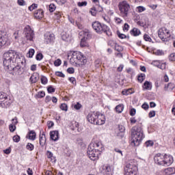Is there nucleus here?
I'll use <instances>...</instances> for the list:
<instances>
[{"label":"nucleus","mask_w":175,"mask_h":175,"mask_svg":"<svg viewBox=\"0 0 175 175\" xmlns=\"http://www.w3.org/2000/svg\"><path fill=\"white\" fill-rule=\"evenodd\" d=\"M3 64L6 69H8V68L12 66L14 64H23V62L20 60L21 59L20 55L17 54V52L13 50L5 52L3 54Z\"/></svg>","instance_id":"1"},{"label":"nucleus","mask_w":175,"mask_h":175,"mask_svg":"<svg viewBox=\"0 0 175 175\" xmlns=\"http://www.w3.org/2000/svg\"><path fill=\"white\" fill-rule=\"evenodd\" d=\"M144 139V134L142 127L134 126L131 129V142L132 146H140L142 140Z\"/></svg>","instance_id":"2"},{"label":"nucleus","mask_w":175,"mask_h":175,"mask_svg":"<svg viewBox=\"0 0 175 175\" xmlns=\"http://www.w3.org/2000/svg\"><path fill=\"white\" fill-rule=\"evenodd\" d=\"M92 27L96 33H106L107 36H111L110 27L107 25L102 24L99 21H94L92 23Z\"/></svg>","instance_id":"3"},{"label":"nucleus","mask_w":175,"mask_h":175,"mask_svg":"<svg viewBox=\"0 0 175 175\" xmlns=\"http://www.w3.org/2000/svg\"><path fill=\"white\" fill-rule=\"evenodd\" d=\"M70 64H78L79 65H85L87 57L81 52H74L70 59Z\"/></svg>","instance_id":"4"},{"label":"nucleus","mask_w":175,"mask_h":175,"mask_svg":"<svg viewBox=\"0 0 175 175\" xmlns=\"http://www.w3.org/2000/svg\"><path fill=\"white\" fill-rule=\"evenodd\" d=\"M13 103V100L10 98L6 93L0 92V106L3 109H8L10 105Z\"/></svg>","instance_id":"5"},{"label":"nucleus","mask_w":175,"mask_h":175,"mask_svg":"<svg viewBox=\"0 0 175 175\" xmlns=\"http://www.w3.org/2000/svg\"><path fill=\"white\" fill-rule=\"evenodd\" d=\"M24 38L27 42H33L35 38V33L31 28V26L27 25L23 30Z\"/></svg>","instance_id":"6"},{"label":"nucleus","mask_w":175,"mask_h":175,"mask_svg":"<svg viewBox=\"0 0 175 175\" xmlns=\"http://www.w3.org/2000/svg\"><path fill=\"white\" fill-rule=\"evenodd\" d=\"M118 7L120 14L122 16V17H128V13H129V10L131 9V5H129V3L124 1L119 3Z\"/></svg>","instance_id":"7"},{"label":"nucleus","mask_w":175,"mask_h":175,"mask_svg":"<svg viewBox=\"0 0 175 175\" xmlns=\"http://www.w3.org/2000/svg\"><path fill=\"white\" fill-rule=\"evenodd\" d=\"M124 172V175H136L137 174V167L136 164L130 162L126 165Z\"/></svg>","instance_id":"8"},{"label":"nucleus","mask_w":175,"mask_h":175,"mask_svg":"<svg viewBox=\"0 0 175 175\" xmlns=\"http://www.w3.org/2000/svg\"><path fill=\"white\" fill-rule=\"evenodd\" d=\"M158 36L163 42H166L170 38V31L166 27H161L158 31Z\"/></svg>","instance_id":"9"},{"label":"nucleus","mask_w":175,"mask_h":175,"mask_svg":"<svg viewBox=\"0 0 175 175\" xmlns=\"http://www.w3.org/2000/svg\"><path fill=\"white\" fill-rule=\"evenodd\" d=\"M88 155L91 161H98L99 159V155H100V152H98V150L88 146Z\"/></svg>","instance_id":"10"},{"label":"nucleus","mask_w":175,"mask_h":175,"mask_svg":"<svg viewBox=\"0 0 175 175\" xmlns=\"http://www.w3.org/2000/svg\"><path fill=\"white\" fill-rule=\"evenodd\" d=\"M164 159H165V154H163L157 153L154 157V161L156 163V165L163 166Z\"/></svg>","instance_id":"11"},{"label":"nucleus","mask_w":175,"mask_h":175,"mask_svg":"<svg viewBox=\"0 0 175 175\" xmlns=\"http://www.w3.org/2000/svg\"><path fill=\"white\" fill-rule=\"evenodd\" d=\"M89 147L94 148L96 151H98L100 153L103 151V144H102V142H100L96 141L92 143L89 145Z\"/></svg>","instance_id":"12"},{"label":"nucleus","mask_w":175,"mask_h":175,"mask_svg":"<svg viewBox=\"0 0 175 175\" xmlns=\"http://www.w3.org/2000/svg\"><path fill=\"white\" fill-rule=\"evenodd\" d=\"M105 122H106V118H105V115L97 112V118H96L94 125H103Z\"/></svg>","instance_id":"13"},{"label":"nucleus","mask_w":175,"mask_h":175,"mask_svg":"<svg viewBox=\"0 0 175 175\" xmlns=\"http://www.w3.org/2000/svg\"><path fill=\"white\" fill-rule=\"evenodd\" d=\"M96 118H98V112H90L87 116L88 122H90V124H94V125H95Z\"/></svg>","instance_id":"14"},{"label":"nucleus","mask_w":175,"mask_h":175,"mask_svg":"<svg viewBox=\"0 0 175 175\" xmlns=\"http://www.w3.org/2000/svg\"><path fill=\"white\" fill-rule=\"evenodd\" d=\"M174 161L173 156L170 154H164V163L163 166H170Z\"/></svg>","instance_id":"15"},{"label":"nucleus","mask_w":175,"mask_h":175,"mask_svg":"<svg viewBox=\"0 0 175 175\" xmlns=\"http://www.w3.org/2000/svg\"><path fill=\"white\" fill-rule=\"evenodd\" d=\"M7 69L12 72L13 71L12 75H20V69H21V66H20V64H17V66H16L15 64H14L10 67H8Z\"/></svg>","instance_id":"16"},{"label":"nucleus","mask_w":175,"mask_h":175,"mask_svg":"<svg viewBox=\"0 0 175 175\" xmlns=\"http://www.w3.org/2000/svg\"><path fill=\"white\" fill-rule=\"evenodd\" d=\"M54 39H55L54 33L47 32L44 34V40L46 43H51V42H54Z\"/></svg>","instance_id":"17"},{"label":"nucleus","mask_w":175,"mask_h":175,"mask_svg":"<svg viewBox=\"0 0 175 175\" xmlns=\"http://www.w3.org/2000/svg\"><path fill=\"white\" fill-rule=\"evenodd\" d=\"M27 139H29V140H36V132L33 130H29L27 136Z\"/></svg>","instance_id":"18"},{"label":"nucleus","mask_w":175,"mask_h":175,"mask_svg":"<svg viewBox=\"0 0 175 175\" xmlns=\"http://www.w3.org/2000/svg\"><path fill=\"white\" fill-rule=\"evenodd\" d=\"M103 173L104 175H113V170L110 165H104L103 167Z\"/></svg>","instance_id":"19"},{"label":"nucleus","mask_w":175,"mask_h":175,"mask_svg":"<svg viewBox=\"0 0 175 175\" xmlns=\"http://www.w3.org/2000/svg\"><path fill=\"white\" fill-rule=\"evenodd\" d=\"M12 123L10 124L9 129L10 132H14L16 131V125L18 124V122L17 121V117H15L12 120Z\"/></svg>","instance_id":"20"},{"label":"nucleus","mask_w":175,"mask_h":175,"mask_svg":"<svg viewBox=\"0 0 175 175\" xmlns=\"http://www.w3.org/2000/svg\"><path fill=\"white\" fill-rule=\"evenodd\" d=\"M40 76L38 72H33L31 75V77H30L29 80L31 83V84H34L35 83H38L39 81Z\"/></svg>","instance_id":"21"},{"label":"nucleus","mask_w":175,"mask_h":175,"mask_svg":"<svg viewBox=\"0 0 175 175\" xmlns=\"http://www.w3.org/2000/svg\"><path fill=\"white\" fill-rule=\"evenodd\" d=\"M44 16V12H43V10H38L34 12V17L38 20H40L41 18H43Z\"/></svg>","instance_id":"22"},{"label":"nucleus","mask_w":175,"mask_h":175,"mask_svg":"<svg viewBox=\"0 0 175 175\" xmlns=\"http://www.w3.org/2000/svg\"><path fill=\"white\" fill-rule=\"evenodd\" d=\"M39 143L41 147H44V144H46V134L44 132L42 134L40 133Z\"/></svg>","instance_id":"23"},{"label":"nucleus","mask_w":175,"mask_h":175,"mask_svg":"<svg viewBox=\"0 0 175 175\" xmlns=\"http://www.w3.org/2000/svg\"><path fill=\"white\" fill-rule=\"evenodd\" d=\"M50 136H51V139L53 140V142H57V140H58L59 139V133H58L57 131H51Z\"/></svg>","instance_id":"24"},{"label":"nucleus","mask_w":175,"mask_h":175,"mask_svg":"<svg viewBox=\"0 0 175 175\" xmlns=\"http://www.w3.org/2000/svg\"><path fill=\"white\" fill-rule=\"evenodd\" d=\"M80 36H82V39H85L87 40V39H90L91 38V33H90V31L88 30H85L83 31H81L79 33Z\"/></svg>","instance_id":"25"},{"label":"nucleus","mask_w":175,"mask_h":175,"mask_svg":"<svg viewBox=\"0 0 175 175\" xmlns=\"http://www.w3.org/2000/svg\"><path fill=\"white\" fill-rule=\"evenodd\" d=\"M164 175H172L175 174V168L174 167H167L163 170Z\"/></svg>","instance_id":"26"},{"label":"nucleus","mask_w":175,"mask_h":175,"mask_svg":"<svg viewBox=\"0 0 175 175\" xmlns=\"http://www.w3.org/2000/svg\"><path fill=\"white\" fill-rule=\"evenodd\" d=\"M70 38V33L69 31H63L62 33V39L66 42Z\"/></svg>","instance_id":"27"},{"label":"nucleus","mask_w":175,"mask_h":175,"mask_svg":"<svg viewBox=\"0 0 175 175\" xmlns=\"http://www.w3.org/2000/svg\"><path fill=\"white\" fill-rule=\"evenodd\" d=\"M142 33V31H140V29L134 27L131 31V34L133 35V36H139Z\"/></svg>","instance_id":"28"},{"label":"nucleus","mask_w":175,"mask_h":175,"mask_svg":"<svg viewBox=\"0 0 175 175\" xmlns=\"http://www.w3.org/2000/svg\"><path fill=\"white\" fill-rule=\"evenodd\" d=\"M143 88L144 90H150L151 88H152V85H151L150 81H146L144 83Z\"/></svg>","instance_id":"29"},{"label":"nucleus","mask_w":175,"mask_h":175,"mask_svg":"<svg viewBox=\"0 0 175 175\" xmlns=\"http://www.w3.org/2000/svg\"><path fill=\"white\" fill-rule=\"evenodd\" d=\"M6 40H5V37L3 36V34H2V32L0 31V49L2 46H4Z\"/></svg>","instance_id":"30"},{"label":"nucleus","mask_w":175,"mask_h":175,"mask_svg":"<svg viewBox=\"0 0 175 175\" xmlns=\"http://www.w3.org/2000/svg\"><path fill=\"white\" fill-rule=\"evenodd\" d=\"M116 111L118 113H122V111H124V105L122 104H119L116 107Z\"/></svg>","instance_id":"31"},{"label":"nucleus","mask_w":175,"mask_h":175,"mask_svg":"<svg viewBox=\"0 0 175 175\" xmlns=\"http://www.w3.org/2000/svg\"><path fill=\"white\" fill-rule=\"evenodd\" d=\"M146 80V74L142 73L139 75H138V81L139 83H143Z\"/></svg>","instance_id":"32"},{"label":"nucleus","mask_w":175,"mask_h":175,"mask_svg":"<svg viewBox=\"0 0 175 175\" xmlns=\"http://www.w3.org/2000/svg\"><path fill=\"white\" fill-rule=\"evenodd\" d=\"M35 54V49H31L29 50V52L27 54V57H29V58H32Z\"/></svg>","instance_id":"33"},{"label":"nucleus","mask_w":175,"mask_h":175,"mask_svg":"<svg viewBox=\"0 0 175 175\" xmlns=\"http://www.w3.org/2000/svg\"><path fill=\"white\" fill-rule=\"evenodd\" d=\"M27 150L29 151H33V148H35V146L32 144L31 143H28L26 146Z\"/></svg>","instance_id":"34"},{"label":"nucleus","mask_w":175,"mask_h":175,"mask_svg":"<svg viewBox=\"0 0 175 175\" xmlns=\"http://www.w3.org/2000/svg\"><path fill=\"white\" fill-rule=\"evenodd\" d=\"M154 146V142L152 140H148L145 142L146 147H152Z\"/></svg>","instance_id":"35"},{"label":"nucleus","mask_w":175,"mask_h":175,"mask_svg":"<svg viewBox=\"0 0 175 175\" xmlns=\"http://www.w3.org/2000/svg\"><path fill=\"white\" fill-rule=\"evenodd\" d=\"M97 12L96 8L95 7L92 8L90 10V13H91L92 16H96Z\"/></svg>","instance_id":"36"},{"label":"nucleus","mask_w":175,"mask_h":175,"mask_svg":"<svg viewBox=\"0 0 175 175\" xmlns=\"http://www.w3.org/2000/svg\"><path fill=\"white\" fill-rule=\"evenodd\" d=\"M60 109L64 111H68V105L65 103L61 104Z\"/></svg>","instance_id":"37"},{"label":"nucleus","mask_w":175,"mask_h":175,"mask_svg":"<svg viewBox=\"0 0 175 175\" xmlns=\"http://www.w3.org/2000/svg\"><path fill=\"white\" fill-rule=\"evenodd\" d=\"M173 88H174V84H173L172 83H170L167 84V86L165 87V90H173Z\"/></svg>","instance_id":"38"},{"label":"nucleus","mask_w":175,"mask_h":175,"mask_svg":"<svg viewBox=\"0 0 175 175\" xmlns=\"http://www.w3.org/2000/svg\"><path fill=\"white\" fill-rule=\"evenodd\" d=\"M131 91H132L131 89L124 90H122V95H129L130 94H132Z\"/></svg>","instance_id":"39"},{"label":"nucleus","mask_w":175,"mask_h":175,"mask_svg":"<svg viewBox=\"0 0 175 175\" xmlns=\"http://www.w3.org/2000/svg\"><path fill=\"white\" fill-rule=\"evenodd\" d=\"M47 82H48L47 77H46L44 76H42L41 77L42 84H44V85H45V84H47Z\"/></svg>","instance_id":"40"},{"label":"nucleus","mask_w":175,"mask_h":175,"mask_svg":"<svg viewBox=\"0 0 175 175\" xmlns=\"http://www.w3.org/2000/svg\"><path fill=\"white\" fill-rule=\"evenodd\" d=\"M87 46V40L83 38L81 39V47H85Z\"/></svg>","instance_id":"41"},{"label":"nucleus","mask_w":175,"mask_h":175,"mask_svg":"<svg viewBox=\"0 0 175 175\" xmlns=\"http://www.w3.org/2000/svg\"><path fill=\"white\" fill-rule=\"evenodd\" d=\"M47 91L49 94H52V92H55V88H54L53 86H49L47 88Z\"/></svg>","instance_id":"42"},{"label":"nucleus","mask_w":175,"mask_h":175,"mask_svg":"<svg viewBox=\"0 0 175 175\" xmlns=\"http://www.w3.org/2000/svg\"><path fill=\"white\" fill-rule=\"evenodd\" d=\"M38 98H44L46 93L43 91L39 92L37 94Z\"/></svg>","instance_id":"43"},{"label":"nucleus","mask_w":175,"mask_h":175,"mask_svg":"<svg viewBox=\"0 0 175 175\" xmlns=\"http://www.w3.org/2000/svg\"><path fill=\"white\" fill-rule=\"evenodd\" d=\"M144 40H145L146 42H151V40H152L151 39V37H150V36L148 35V34H144Z\"/></svg>","instance_id":"44"},{"label":"nucleus","mask_w":175,"mask_h":175,"mask_svg":"<svg viewBox=\"0 0 175 175\" xmlns=\"http://www.w3.org/2000/svg\"><path fill=\"white\" fill-rule=\"evenodd\" d=\"M36 8H38V4L33 3L29 7V10H30V12H32V10H35Z\"/></svg>","instance_id":"45"},{"label":"nucleus","mask_w":175,"mask_h":175,"mask_svg":"<svg viewBox=\"0 0 175 175\" xmlns=\"http://www.w3.org/2000/svg\"><path fill=\"white\" fill-rule=\"evenodd\" d=\"M115 50H116V51H118L120 53V52L122 51V50H124V49L122 48V46H121L118 44H116Z\"/></svg>","instance_id":"46"},{"label":"nucleus","mask_w":175,"mask_h":175,"mask_svg":"<svg viewBox=\"0 0 175 175\" xmlns=\"http://www.w3.org/2000/svg\"><path fill=\"white\" fill-rule=\"evenodd\" d=\"M36 59H37V61H42V59H43V54L38 53L36 55Z\"/></svg>","instance_id":"47"},{"label":"nucleus","mask_w":175,"mask_h":175,"mask_svg":"<svg viewBox=\"0 0 175 175\" xmlns=\"http://www.w3.org/2000/svg\"><path fill=\"white\" fill-rule=\"evenodd\" d=\"M20 135H14L13 137V142H14L15 143H18V142H20Z\"/></svg>","instance_id":"48"},{"label":"nucleus","mask_w":175,"mask_h":175,"mask_svg":"<svg viewBox=\"0 0 175 175\" xmlns=\"http://www.w3.org/2000/svg\"><path fill=\"white\" fill-rule=\"evenodd\" d=\"M55 5L54 4H50L49 5V12H51V13H53V12H54V10H55Z\"/></svg>","instance_id":"49"},{"label":"nucleus","mask_w":175,"mask_h":175,"mask_svg":"<svg viewBox=\"0 0 175 175\" xmlns=\"http://www.w3.org/2000/svg\"><path fill=\"white\" fill-rule=\"evenodd\" d=\"M62 64V62L59 59H56L54 62L55 66H59Z\"/></svg>","instance_id":"50"},{"label":"nucleus","mask_w":175,"mask_h":175,"mask_svg":"<svg viewBox=\"0 0 175 175\" xmlns=\"http://www.w3.org/2000/svg\"><path fill=\"white\" fill-rule=\"evenodd\" d=\"M55 2H57L58 5H62L66 3V0H55Z\"/></svg>","instance_id":"51"},{"label":"nucleus","mask_w":175,"mask_h":175,"mask_svg":"<svg viewBox=\"0 0 175 175\" xmlns=\"http://www.w3.org/2000/svg\"><path fill=\"white\" fill-rule=\"evenodd\" d=\"M158 68L159 69H162L163 70V69H166V64H165V63H160V64L158 66Z\"/></svg>","instance_id":"52"},{"label":"nucleus","mask_w":175,"mask_h":175,"mask_svg":"<svg viewBox=\"0 0 175 175\" xmlns=\"http://www.w3.org/2000/svg\"><path fill=\"white\" fill-rule=\"evenodd\" d=\"M74 108L75 110H80L81 109V104H80V103H77L74 105Z\"/></svg>","instance_id":"53"},{"label":"nucleus","mask_w":175,"mask_h":175,"mask_svg":"<svg viewBox=\"0 0 175 175\" xmlns=\"http://www.w3.org/2000/svg\"><path fill=\"white\" fill-rule=\"evenodd\" d=\"M137 12H139V13H142V12H144V10H146V8L139 6L137 8Z\"/></svg>","instance_id":"54"},{"label":"nucleus","mask_w":175,"mask_h":175,"mask_svg":"<svg viewBox=\"0 0 175 175\" xmlns=\"http://www.w3.org/2000/svg\"><path fill=\"white\" fill-rule=\"evenodd\" d=\"M142 109H144V110H148L150 106L148 105V104L144 103L142 105Z\"/></svg>","instance_id":"55"},{"label":"nucleus","mask_w":175,"mask_h":175,"mask_svg":"<svg viewBox=\"0 0 175 175\" xmlns=\"http://www.w3.org/2000/svg\"><path fill=\"white\" fill-rule=\"evenodd\" d=\"M170 61H175V53H171L169 56Z\"/></svg>","instance_id":"56"},{"label":"nucleus","mask_w":175,"mask_h":175,"mask_svg":"<svg viewBox=\"0 0 175 175\" xmlns=\"http://www.w3.org/2000/svg\"><path fill=\"white\" fill-rule=\"evenodd\" d=\"M123 31L128 32V31H129V25L125 23L123 27Z\"/></svg>","instance_id":"57"},{"label":"nucleus","mask_w":175,"mask_h":175,"mask_svg":"<svg viewBox=\"0 0 175 175\" xmlns=\"http://www.w3.org/2000/svg\"><path fill=\"white\" fill-rule=\"evenodd\" d=\"M114 20L116 24H121L122 23V20L118 17H115Z\"/></svg>","instance_id":"58"},{"label":"nucleus","mask_w":175,"mask_h":175,"mask_svg":"<svg viewBox=\"0 0 175 175\" xmlns=\"http://www.w3.org/2000/svg\"><path fill=\"white\" fill-rule=\"evenodd\" d=\"M78 6H79V8H81L83 6H87V1L79 2Z\"/></svg>","instance_id":"59"},{"label":"nucleus","mask_w":175,"mask_h":175,"mask_svg":"<svg viewBox=\"0 0 175 175\" xmlns=\"http://www.w3.org/2000/svg\"><path fill=\"white\" fill-rule=\"evenodd\" d=\"M67 72H68V73H70V75H73V73H75V68H68L67 69Z\"/></svg>","instance_id":"60"},{"label":"nucleus","mask_w":175,"mask_h":175,"mask_svg":"<svg viewBox=\"0 0 175 175\" xmlns=\"http://www.w3.org/2000/svg\"><path fill=\"white\" fill-rule=\"evenodd\" d=\"M55 75L58 76V77H65V75L59 71L56 72Z\"/></svg>","instance_id":"61"},{"label":"nucleus","mask_w":175,"mask_h":175,"mask_svg":"<svg viewBox=\"0 0 175 175\" xmlns=\"http://www.w3.org/2000/svg\"><path fill=\"white\" fill-rule=\"evenodd\" d=\"M136 114V109L135 108H132L130 111V116H133Z\"/></svg>","instance_id":"62"},{"label":"nucleus","mask_w":175,"mask_h":175,"mask_svg":"<svg viewBox=\"0 0 175 175\" xmlns=\"http://www.w3.org/2000/svg\"><path fill=\"white\" fill-rule=\"evenodd\" d=\"M148 116L150 118H152V117H155V111H150Z\"/></svg>","instance_id":"63"},{"label":"nucleus","mask_w":175,"mask_h":175,"mask_svg":"<svg viewBox=\"0 0 175 175\" xmlns=\"http://www.w3.org/2000/svg\"><path fill=\"white\" fill-rule=\"evenodd\" d=\"M156 55H163V51L157 50L155 53Z\"/></svg>","instance_id":"64"}]
</instances>
